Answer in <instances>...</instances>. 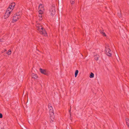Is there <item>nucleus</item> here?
<instances>
[{"label": "nucleus", "instance_id": "14", "mask_svg": "<svg viewBox=\"0 0 129 129\" xmlns=\"http://www.w3.org/2000/svg\"><path fill=\"white\" fill-rule=\"evenodd\" d=\"M105 51L106 52V53L109 52H111L109 48H106Z\"/></svg>", "mask_w": 129, "mask_h": 129}, {"label": "nucleus", "instance_id": "18", "mask_svg": "<svg viewBox=\"0 0 129 129\" xmlns=\"http://www.w3.org/2000/svg\"><path fill=\"white\" fill-rule=\"evenodd\" d=\"M107 55L109 56H110L111 55V52H108L107 53H106Z\"/></svg>", "mask_w": 129, "mask_h": 129}, {"label": "nucleus", "instance_id": "6", "mask_svg": "<svg viewBox=\"0 0 129 129\" xmlns=\"http://www.w3.org/2000/svg\"><path fill=\"white\" fill-rule=\"evenodd\" d=\"M39 70L41 73L44 75H48L49 74V72L46 70L40 68Z\"/></svg>", "mask_w": 129, "mask_h": 129}, {"label": "nucleus", "instance_id": "11", "mask_svg": "<svg viewBox=\"0 0 129 129\" xmlns=\"http://www.w3.org/2000/svg\"><path fill=\"white\" fill-rule=\"evenodd\" d=\"M94 59L96 60H98L99 59V55L97 54L96 55H94Z\"/></svg>", "mask_w": 129, "mask_h": 129}, {"label": "nucleus", "instance_id": "2", "mask_svg": "<svg viewBox=\"0 0 129 129\" xmlns=\"http://www.w3.org/2000/svg\"><path fill=\"white\" fill-rule=\"evenodd\" d=\"M36 26L37 29L39 33L45 36H47L46 32L45 31L44 29L42 27L41 24L37 23L36 24Z\"/></svg>", "mask_w": 129, "mask_h": 129}, {"label": "nucleus", "instance_id": "13", "mask_svg": "<svg viewBox=\"0 0 129 129\" xmlns=\"http://www.w3.org/2000/svg\"><path fill=\"white\" fill-rule=\"evenodd\" d=\"M94 74L92 73H91L90 74V75L89 77L90 78H93L94 77Z\"/></svg>", "mask_w": 129, "mask_h": 129}, {"label": "nucleus", "instance_id": "12", "mask_svg": "<svg viewBox=\"0 0 129 129\" xmlns=\"http://www.w3.org/2000/svg\"><path fill=\"white\" fill-rule=\"evenodd\" d=\"M32 77L34 79H37L38 77L37 75L36 74L33 73L32 74Z\"/></svg>", "mask_w": 129, "mask_h": 129}, {"label": "nucleus", "instance_id": "15", "mask_svg": "<svg viewBox=\"0 0 129 129\" xmlns=\"http://www.w3.org/2000/svg\"><path fill=\"white\" fill-rule=\"evenodd\" d=\"M78 73V70H77L76 71L75 73V77H76L77 76V75Z\"/></svg>", "mask_w": 129, "mask_h": 129}, {"label": "nucleus", "instance_id": "4", "mask_svg": "<svg viewBox=\"0 0 129 129\" xmlns=\"http://www.w3.org/2000/svg\"><path fill=\"white\" fill-rule=\"evenodd\" d=\"M50 13L52 16L54 15L55 13V8L54 6H52L50 10Z\"/></svg>", "mask_w": 129, "mask_h": 129}, {"label": "nucleus", "instance_id": "21", "mask_svg": "<svg viewBox=\"0 0 129 129\" xmlns=\"http://www.w3.org/2000/svg\"><path fill=\"white\" fill-rule=\"evenodd\" d=\"M69 112L70 113V115H71V111L70 110H69Z\"/></svg>", "mask_w": 129, "mask_h": 129}, {"label": "nucleus", "instance_id": "10", "mask_svg": "<svg viewBox=\"0 0 129 129\" xmlns=\"http://www.w3.org/2000/svg\"><path fill=\"white\" fill-rule=\"evenodd\" d=\"M125 121L127 125L129 127V118H126L125 119Z\"/></svg>", "mask_w": 129, "mask_h": 129}, {"label": "nucleus", "instance_id": "7", "mask_svg": "<svg viewBox=\"0 0 129 129\" xmlns=\"http://www.w3.org/2000/svg\"><path fill=\"white\" fill-rule=\"evenodd\" d=\"M50 121L51 122H52L54 121V113H52L50 114Z\"/></svg>", "mask_w": 129, "mask_h": 129}, {"label": "nucleus", "instance_id": "8", "mask_svg": "<svg viewBox=\"0 0 129 129\" xmlns=\"http://www.w3.org/2000/svg\"><path fill=\"white\" fill-rule=\"evenodd\" d=\"M15 5V3H13L10 5L8 9H10L9 10H11V11H12Z\"/></svg>", "mask_w": 129, "mask_h": 129}, {"label": "nucleus", "instance_id": "1", "mask_svg": "<svg viewBox=\"0 0 129 129\" xmlns=\"http://www.w3.org/2000/svg\"><path fill=\"white\" fill-rule=\"evenodd\" d=\"M39 10L38 17L40 21L42 19V17L44 11V5L40 4L39 6Z\"/></svg>", "mask_w": 129, "mask_h": 129}, {"label": "nucleus", "instance_id": "22", "mask_svg": "<svg viewBox=\"0 0 129 129\" xmlns=\"http://www.w3.org/2000/svg\"><path fill=\"white\" fill-rule=\"evenodd\" d=\"M6 51V50H5V51Z\"/></svg>", "mask_w": 129, "mask_h": 129}, {"label": "nucleus", "instance_id": "17", "mask_svg": "<svg viewBox=\"0 0 129 129\" xmlns=\"http://www.w3.org/2000/svg\"><path fill=\"white\" fill-rule=\"evenodd\" d=\"M101 34L104 36H106V34H105V33L103 31H102L101 32Z\"/></svg>", "mask_w": 129, "mask_h": 129}, {"label": "nucleus", "instance_id": "16", "mask_svg": "<svg viewBox=\"0 0 129 129\" xmlns=\"http://www.w3.org/2000/svg\"><path fill=\"white\" fill-rule=\"evenodd\" d=\"M11 50H9L7 52V54H8V55H9L11 54Z\"/></svg>", "mask_w": 129, "mask_h": 129}, {"label": "nucleus", "instance_id": "9", "mask_svg": "<svg viewBox=\"0 0 129 129\" xmlns=\"http://www.w3.org/2000/svg\"><path fill=\"white\" fill-rule=\"evenodd\" d=\"M48 108L49 110L50 114L53 113V110L51 105L50 104L48 105Z\"/></svg>", "mask_w": 129, "mask_h": 129}, {"label": "nucleus", "instance_id": "3", "mask_svg": "<svg viewBox=\"0 0 129 129\" xmlns=\"http://www.w3.org/2000/svg\"><path fill=\"white\" fill-rule=\"evenodd\" d=\"M9 9H7L5 13L4 17L5 19H6L8 18L10 16L11 12L12 11L11 10H10Z\"/></svg>", "mask_w": 129, "mask_h": 129}, {"label": "nucleus", "instance_id": "5", "mask_svg": "<svg viewBox=\"0 0 129 129\" xmlns=\"http://www.w3.org/2000/svg\"><path fill=\"white\" fill-rule=\"evenodd\" d=\"M20 17V16L17 14H15L13 17L12 22H14L17 20Z\"/></svg>", "mask_w": 129, "mask_h": 129}, {"label": "nucleus", "instance_id": "19", "mask_svg": "<svg viewBox=\"0 0 129 129\" xmlns=\"http://www.w3.org/2000/svg\"><path fill=\"white\" fill-rule=\"evenodd\" d=\"M75 1V0H70V3L72 4H73L74 3V1Z\"/></svg>", "mask_w": 129, "mask_h": 129}, {"label": "nucleus", "instance_id": "20", "mask_svg": "<svg viewBox=\"0 0 129 129\" xmlns=\"http://www.w3.org/2000/svg\"><path fill=\"white\" fill-rule=\"evenodd\" d=\"M3 117V115L1 113H0V118H2Z\"/></svg>", "mask_w": 129, "mask_h": 129}]
</instances>
